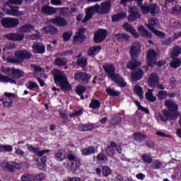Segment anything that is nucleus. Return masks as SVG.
Here are the masks:
<instances>
[{
    "label": "nucleus",
    "instance_id": "f257e3e1",
    "mask_svg": "<svg viewBox=\"0 0 181 181\" xmlns=\"http://www.w3.org/2000/svg\"><path fill=\"white\" fill-rule=\"evenodd\" d=\"M111 11V1H107L101 3V6L95 4L86 9V13L84 18L82 20V23H86L90 21L94 16V13H99V15H107Z\"/></svg>",
    "mask_w": 181,
    "mask_h": 181
},
{
    "label": "nucleus",
    "instance_id": "f03ea898",
    "mask_svg": "<svg viewBox=\"0 0 181 181\" xmlns=\"http://www.w3.org/2000/svg\"><path fill=\"white\" fill-rule=\"evenodd\" d=\"M30 59H32V52L26 49H18L15 51L14 57L6 58V62L11 64L19 66V64H22L25 60H29Z\"/></svg>",
    "mask_w": 181,
    "mask_h": 181
},
{
    "label": "nucleus",
    "instance_id": "7ed1b4c3",
    "mask_svg": "<svg viewBox=\"0 0 181 181\" xmlns=\"http://www.w3.org/2000/svg\"><path fill=\"white\" fill-rule=\"evenodd\" d=\"M54 81L57 86H60L62 90H70L71 88V85L69 83L67 76L63 71H57L54 74Z\"/></svg>",
    "mask_w": 181,
    "mask_h": 181
},
{
    "label": "nucleus",
    "instance_id": "20e7f679",
    "mask_svg": "<svg viewBox=\"0 0 181 181\" xmlns=\"http://www.w3.org/2000/svg\"><path fill=\"white\" fill-rule=\"evenodd\" d=\"M1 73L9 76L11 78L19 79L25 76V72L22 69H16L15 67H5L2 66L1 69Z\"/></svg>",
    "mask_w": 181,
    "mask_h": 181
},
{
    "label": "nucleus",
    "instance_id": "39448f33",
    "mask_svg": "<svg viewBox=\"0 0 181 181\" xmlns=\"http://www.w3.org/2000/svg\"><path fill=\"white\" fill-rule=\"evenodd\" d=\"M1 25L6 29H13L19 25V20L18 18H4L1 19Z\"/></svg>",
    "mask_w": 181,
    "mask_h": 181
},
{
    "label": "nucleus",
    "instance_id": "423d86ee",
    "mask_svg": "<svg viewBox=\"0 0 181 181\" xmlns=\"http://www.w3.org/2000/svg\"><path fill=\"white\" fill-rule=\"evenodd\" d=\"M108 36V31L107 30H104L103 28L98 29L94 33L93 40L95 43H103L105 38Z\"/></svg>",
    "mask_w": 181,
    "mask_h": 181
},
{
    "label": "nucleus",
    "instance_id": "0eeeda50",
    "mask_svg": "<svg viewBox=\"0 0 181 181\" xmlns=\"http://www.w3.org/2000/svg\"><path fill=\"white\" fill-rule=\"evenodd\" d=\"M156 57H158V53L154 49H148L146 54V63L149 67H154L156 64Z\"/></svg>",
    "mask_w": 181,
    "mask_h": 181
},
{
    "label": "nucleus",
    "instance_id": "6e6552de",
    "mask_svg": "<svg viewBox=\"0 0 181 181\" xmlns=\"http://www.w3.org/2000/svg\"><path fill=\"white\" fill-rule=\"evenodd\" d=\"M4 95L7 98L6 99L1 98L0 101L3 103L4 107L5 108H11L13 105V98L16 97V94L11 93L9 92L4 93Z\"/></svg>",
    "mask_w": 181,
    "mask_h": 181
},
{
    "label": "nucleus",
    "instance_id": "1a4fd4ad",
    "mask_svg": "<svg viewBox=\"0 0 181 181\" xmlns=\"http://www.w3.org/2000/svg\"><path fill=\"white\" fill-rule=\"evenodd\" d=\"M48 23H52V25H57V26H59L60 28L67 26V20L60 16H56L54 18L49 19Z\"/></svg>",
    "mask_w": 181,
    "mask_h": 181
},
{
    "label": "nucleus",
    "instance_id": "9d476101",
    "mask_svg": "<svg viewBox=\"0 0 181 181\" xmlns=\"http://www.w3.org/2000/svg\"><path fill=\"white\" fill-rule=\"evenodd\" d=\"M84 33H86V28H80L74 36V43H83V42H86L87 37Z\"/></svg>",
    "mask_w": 181,
    "mask_h": 181
},
{
    "label": "nucleus",
    "instance_id": "9b49d317",
    "mask_svg": "<svg viewBox=\"0 0 181 181\" xmlns=\"http://www.w3.org/2000/svg\"><path fill=\"white\" fill-rule=\"evenodd\" d=\"M74 78L76 81H81L82 83H88L91 78V74L86 72L78 71L74 74Z\"/></svg>",
    "mask_w": 181,
    "mask_h": 181
},
{
    "label": "nucleus",
    "instance_id": "f8f14e48",
    "mask_svg": "<svg viewBox=\"0 0 181 181\" xmlns=\"http://www.w3.org/2000/svg\"><path fill=\"white\" fill-rule=\"evenodd\" d=\"M33 52L36 54H44L46 53V47L42 42H35L32 45Z\"/></svg>",
    "mask_w": 181,
    "mask_h": 181
},
{
    "label": "nucleus",
    "instance_id": "ddd939ff",
    "mask_svg": "<svg viewBox=\"0 0 181 181\" xmlns=\"http://www.w3.org/2000/svg\"><path fill=\"white\" fill-rule=\"evenodd\" d=\"M4 37L8 40H11V42H21L25 39V35L23 34H19L16 33H11L6 34Z\"/></svg>",
    "mask_w": 181,
    "mask_h": 181
},
{
    "label": "nucleus",
    "instance_id": "4468645a",
    "mask_svg": "<svg viewBox=\"0 0 181 181\" xmlns=\"http://www.w3.org/2000/svg\"><path fill=\"white\" fill-rule=\"evenodd\" d=\"M103 70H105V72L106 73V74H107L109 77H111V78H112L114 76H116L117 69L115 68V66H114V64L107 63L103 65Z\"/></svg>",
    "mask_w": 181,
    "mask_h": 181
},
{
    "label": "nucleus",
    "instance_id": "2eb2a0df",
    "mask_svg": "<svg viewBox=\"0 0 181 181\" xmlns=\"http://www.w3.org/2000/svg\"><path fill=\"white\" fill-rule=\"evenodd\" d=\"M139 6L141 8L143 13H151V15H153V16H155V13H156V4L146 6L141 4V6Z\"/></svg>",
    "mask_w": 181,
    "mask_h": 181
},
{
    "label": "nucleus",
    "instance_id": "dca6fc26",
    "mask_svg": "<svg viewBox=\"0 0 181 181\" xmlns=\"http://www.w3.org/2000/svg\"><path fill=\"white\" fill-rule=\"evenodd\" d=\"M28 149L30 151V152H33V153H35L37 156L42 157L45 153H49L50 152V150L45 149L40 151V147H34L32 145L27 144Z\"/></svg>",
    "mask_w": 181,
    "mask_h": 181
},
{
    "label": "nucleus",
    "instance_id": "f3484780",
    "mask_svg": "<svg viewBox=\"0 0 181 181\" xmlns=\"http://www.w3.org/2000/svg\"><path fill=\"white\" fill-rule=\"evenodd\" d=\"M165 105L170 112H177L179 110V105L172 100H165Z\"/></svg>",
    "mask_w": 181,
    "mask_h": 181
},
{
    "label": "nucleus",
    "instance_id": "a211bd4d",
    "mask_svg": "<svg viewBox=\"0 0 181 181\" xmlns=\"http://www.w3.org/2000/svg\"><path fill=\"white\" fill-rule=\"evenodd\" d=\"M138 16H139V11L138 10V7L134 6L130 8L129 15L128 16L129 22H134V21H136L138 19Z\"/></svg>",
    "mask_w": 181,
    "mask_h": 181
},
{
    "label": "nucleus",
    "instance_id": "6ab92c4d",
    "mask_svg": "<svg viewBox=\"0 0 181 181\" xmlns=\"http://www.w3.org/2000/svg\"><path fill=\"white\" fill-rule=\"evenodd\" d=\"M129 54L132 60H136L141 54V48L137 46H132L130 47Z\"/></svg>",
    "mask_w": 181,
    "mask_h": 181
},
{
    "label": "nucleus",
    "instance_id": "aec40b11",
    "mask_svg": "<svg viewBox=\"0 0 181 181\" xmlns=\"http://www.w3.org/2000/svg\"><path fill=\"white\" fill-rule=\"evenodd\" d=\"M113 39L117 42H129L131 36L127 33H117L113 35Z\"/></svg>",
    "mask_w": 181,
    "mask_h": 181
},
{
    "label": "nucleus",
    "instance_id": "412c9836",
    "mask_svg": "<svg viewBox=\"0 0 181 181\" xmlns=\"http://www.w3.org/2000/svg\"><path fill=\"white\" fill-rule=\"evenodd\" d=\"M159 20L156 18H153L148 20V23L147 24V28L151 30V32H153L156 30V28H159Z\"/></svg>",
    "mask_w": 181,
    "mask_h": 181
},
{
    "label": "nucleus",
    "instance_id": "4be33fe9",
    "mask_svg": "<svg viewBox=\"0 0 181 181\" xmlns=\"http://www.w3.org/2000/svg\"><path fill=\"white\" fill-rule=\"evenodd\" d=\"M100 52H101V46L95 45L88 49L87 55L89 56V57H95Z\"/></svg>",
    "mask_w": 181,
    "mask_h": 181
},
{
    "label": "nucleus",
    "instance_id": "5701e85b",
    "mask_svg": "<svg viewBox=\"0 0 181 181\" xmlns=\"http://www.w3.org/2000/svg\"><path fill=\"white\" fill-rule=\"evenodd\" d=\"M149 87H156L159 84V78L158 74L153 73L150 75L148 80Z\"/></svg>",
    "mask_w": 181,
    "mask_h": 181
},
{
    "label": "nucleus",
    "instance_id": "b1692460",
    "mask_svg": "<svg viewBox=\"0 0 181 181\" xmlns=\"http://www.w3.org/2000/svg\"><path fill=\"white\" fill-rule=\"evenodd\" d=\"M95 129V126L93 124H78V129L81 132H88Z\"/></svg>",
    "mask_w": 181,
    "mask_h": 181
},
{
    "label": "nucleus",
    "instance_id": "393cba45",
    "mask_svg": "<svg viewBox=\"0 0 181 181\" xmlns=\"http://www.w3.org/2000/svg\"><path fill=\"white\" fill-rule=\"evenodd\" d=\"M123 28L124 30H126L127 32H129L133 35L134 37H139V34L136 33V30L133 28L132 25L129 24V23H124L123 24Z\"/></svg>",
    "mask_w": 181,
    "mask_h": 181
},
{
    "label": "nucleus",
    "instance_id": "a878e982",
    "mask_svg": "<svg viewBox=\"0 0 181 181\" xmlns=\"http://www.w3.org/2000/svg\"><path fill=\"white\" fill-rule=\"evenodd\" d=\"M141 160L144 165H152V163H153L152 156L146 153L141 155Z\"/></svg>",
    "mask_w": 181,
    "mask_h": 181
},
{
    "label": "nucleus",
    "instance_id": "bb28decb",
    "mask_svg": "<svg viewBox=\"0 0 181 181\" xmlns=\"http://www.w3.org/2000/svg\"><path fill=\"white\" fill-rule=\"evenodd\" d=\"M96 162L100 165H104L108 162V156L103 152H101L96 156Z\"/></svg>",
    "mask_w": 181,
    "mask_h": 181
},
{
    "label": "nucleus",
    "instance_id": "cd10ccee",
    "mask_svg": "<svg viewBox=\"0 0 181 181\" xmlns=\"http://www.w3.org/2000/svg\"><path fill=\"white\" fill-rule=\"evenodd\" d=\"M112 80H113L119 87H127V82H125L124 78L119 76L118 74L115 75L114 77L112 78Z\"/></svg>",
    "mask_w": 181,
    "mask_h": 181
},
{
    "label": "nucleus",
    "instance_id": "c85d7f7f",
    "mask_svg": "<svg viewBox=\"0 0 181 181\" xmlns=\"http://www.w3.org/2000/svg\"><path fill=\"white\" fill-rule=\"evenodd\" d=\"M81 152L83 156H88L89 155H93L95 153V148H94L93 146H90L88 148H81Z\"/></svg>",
    "mask_w": 181,
    "mask_h": 181
},
{
    "label": "nucleus",
    "instance_id": "c756f323",
    "mask_svg": "<svg viewBox=\"0 0 181 181\" xmlns=\"http://www.w3.org/2000/svg\"><path fill=\"white\" fill-rule=\"evenodd\" d=\"M42 30L47 35H56V33L59 32V30L57 29V28L52 25L44 27Z\"/></svg>",
    "mask_w": 181,
    "mask_h": 181
},
{
    "label": "nucleus",
    "instance_id": "7c9ffc66",
    "mask_svg": "<svg viewBox=\"0 0 181 181\" xmlns=\"http://www.w3.org/2000/svg\"><path fill=\"white\" fill-rule=\"evenodd\" d=\"M42 12L45 13V15H54L57 12V9L54 7H50L49 6H44L41 8Z\"/></svg>",
    "mask_w": 181,
    "mask_h": 181
},
{
    "label": "nucleus",
    "instance_id": "2f4dec72",
    "mask_svg": "<svg viewBox=\"0 0 181 181\" xmlns=\"http://www.w3.org/2000/svg\"><path fill=\"white\" fill-rule=\"evenodd\" d=\"M68 62L69 60L66 58L59 57L55 59L54 64L57 67H64V66H67Z\"/></svg>",
    "mask_w": 181,
    "mask_h": 181
},
{
    "label": "nucleus",
    "instance_id": "473e14b6",
    "mask_svg": "<svg viewBox=\"0 0 181 181\" xmlns=\"http://www.w3.org/2000/svg\"><path fill=\"white\" fill-rule=\"evenodd\" d=\"M144 77V71L141 69H139L136 72L132 73V79L133 81H138Z\"/></svg>",
    "mask_w": 181,
    "mask_h": 181
},
{
    "label": "nucleus",
    "instance_id": "72a5a7b5",
    "mask_svg": "<svg viewBox=\"0 0 181 181\" xmlns=\"http://www.w3.org/2000/svg\"><path fill=\"white\" fill-rule=\"evenodd\" d=\"M138 30L144 37H152V33L148 31V30H146L144 25H139Z\"/></svg>",
    "mask_w": 181,
    "mask_h": 181
},
{
    "label": "nucleus",
    "instance_id": "f704fd0d",
    "mask_svg": "<svg viewBox=\"0 0 181 181\" xmlns=\"http://www.w3.org/2000/svg\"><path fill=\"white\" fill-rule=\"evenodd\" d=\"M67 159L69 160H74V162H76V163L75 164L74 169L75 170H78V169H80V165H81V160L80 159L77 158L74 154H69L67 156Z\"/></svg>",
    "mask_w": 181,
    "mask_h": 181
},
{
    "label": "nucleus",
    "instance_id": "c9c22d12",
    "mask_svg": "<svg viewBox=\"0 0 181 181\" xmlns=\"http://www.w3.org/2000/svg\"><path fill=\"white\" fill-rule=\"evenodd\" d=\"M7 15H10L11 16H18V13L19 12V7L17 6H11L10 8H7L6 10Z\"/></svg>",
    "mask_w": 181,
    "mask_h": 181
},
{
    "label": "nucleus",
    "instance_id": "e433bc0d",
    "mask_svg": "<svg viewBox=\"0 0 181 181\" xmlns=\"http://www.w3.org/2000/svg\"><path fill=\"white\" fill-rule=\"evenodd\" d=\"M127 18V13H119L112 16V22H119V21H122Z\"/></svg>",
    "mask_w": 181,
    "mask_h": 181
},
{
    "label": "nucleus",
    "instance_id": "4c0bfd02",
    "mask_svg": "<svg viewBox=\"0 0 181 181\" xmlns=\"http://www.w3.org/2000/svg\"><path fill=\"white\" fill-rule=\"evenodd\" d=\"M32 30H35V27L30 24H25L20 28V31L23 33H30Z\"/></svg>",
    "mask_w": 181,
    "mask_h": 181
},
{
    "label": "nucleus",
    "instance_id": "58836bf2",
    "mask_svg": "<svg viewBox=\"0 0 181 181\" xmlns=\"http://www.w3.org/2000/svg\"><path fill=\"white\" fill-rule=\"evenodd\" d=\"M153 89H149L146 93V98L150 103H155V101H156V96H153Z\"/></svg>",
    "mask_w": 181,
    "mask_h": 181
},
{
    "label": "nucleus",
    "instance_id": "ea45409f",
    "mask_svg": "<svg viewBox=\"0 0 181 181\" xmlns=\"http://www.w3.org/2000/svg\"><path fill=\"white\" fill-rule=\"evenodd\" d=\"M141 65V62H136V59L130 61L127 64V68L129 69V70H135L136 67H139Z\"/></svg>",
    "mask_w": 181,
    "mask_h": 181
},
{
    "label": "nucleus",
    "instance_id": "a19ab883",
    "mask_svg": "<svg viewBox=\"0 0 181 181\" xmlns=\"http://www.w3.org/2000/svg\"><path fill=\"white\" fill-rule=\"evenodd\" d=\"M133 136L134 141H136V142H142V141H145V139H146V135L141 132L134 133Z\"/></svg>",
    "mask_w": 181,
    "mask_h": 181
},
{
    "label": "nucleus",
    "instance_id": "79ce46f5",
    "mask_svg": "<svg viewBox=\"0 0 181 181\" xmlns=\"http://www.w3.org/2000/svg\"><path fill=\"white\" fill-rule=\"evenodd\" d=\"M81 56V54H79L77 57L76 59V63L78 66H80L81 67H87V64H88V59L87 58H81L80 57Z\"/></svg>",
    "mask_w": 181,
    "mask_h": 181
},
{
    "label": "nucleus",
    "instance_id": "37998d69",
    "mask_svg": "<svg viewBox=\"0 0 181 181\" xmlns=\"http://www.w3.org/2000/svg\"><path fill=\"white\" fill-rule=\"evenodd\" d=\"M106 93L107 95H110V97H119L121 95L119 90H115L110 88H106Z\"/></svg>",
    "mask_w": 181,
    "mask_h": 181
},
{
    "label": "nucleus",
    "instance_id": "c03bdc74",
    "mask_svg": "<svg viewBox=\"0 0 181 181\" xmlns=\"http://www.w3.org/2000/svg\"><path fill=\"white\" fill-rule=\"evenodd\" d=\"M181 54V47L176 45L173 47V51L171 52V59H177L179 55Z\"/></svg>",
    "mask_w": 181,
    "mask_h": 181
},
{
    "label": "nucleus",
    "instance_id": "a18cd8bd",
    "mask_svg": "<svg viewBox=\"0 0 181 181\" xmlns=\"http://www.w3.org/2000/svg\"><path fill=\"white\" fill-rule=\"evenodd\" d=\"M86 87L81 85H78L76 88V94H78V95L81 96V100H84V95H83V94H84V93L86 92Z\"/></svg>",
    "mask_w": 181,
    "mask_h": 181
},
{
    "label": "nucleus",
    "instance_id": "49530a36",
    "mask_svg": "<svg viewBox=\"0 0 181 181\" xmlns=\"http://www.w3.org/2000/svg\"><path fill=\"white\" fill-rule=\"evenodd\" d=\"M101 107V102L97 99H93L91 100L89 108H92L93 110H98Z\"/></svg>",
    "mask_w": 181,
    "mask_h": 181
},
{
    "label": "nucleus",
    "instance_id": "de8ad7c7",
    "mask_svg": "<svg viewBox=\"0 0 181 181\" xmlns=\"http://www.w3.org/2000/svg\"><path fill=\"white\" fill-rule=\"evenodd\" d=\"M134 91L136 94V95H138V97H139V98L141 100H142V98H144L143 89H142V87L139 86V85H138V84L135 85Z\"/></svg>",
    "mask_w": 181,
    "mask_h": 181
},
{
    "label": "nucleus",
    "instance_id": "09e8293b",
    "mask_svg": "<svg viewBox=\"0 0 181 181\" xmlns=\"http://www.w3.org/2000/svg\"><path fill=\"white\" fill-rule=\"evenodd\" d=\"M134 104L136 105L138 110L140 111H142V112H145V114H147V115H149L151 112H149V109L148 107H144L142 105H141V103L138 100H134Z\"/></svg>",
    "mask_w": 181,
    "mask_h": 181
},
{
    "label": "nucleus",
    "instance_id": "8fccbe9b",
    "mask_svg": "<svg viewBox=\"0 0 181 181\" xmlns=\"http://www.w3.org/2000/svg\"><path fill=\"white\" fill-rule=\"evenodd\" d=\"M173 61L170 63V67L172 69H177L181 66V60L178 58H172Z\"/></svg>",
    "mask_w": 181,
    "mask_h": 181
},
{
    "label": "nucleus",
    "instance_id": "3c124183",
    "mask_svg": "<svg viewBox=\"0 0 181 181\" xmlns=\"http://www.w3.org/2000/svg\"><path fill=\"white\" fill-rule=\"evenodd\" d=\"M112 173V170L111 168L107 165H103V171H102V175L103 177H108Z\"/></svg>",
    "mask_w": 181,
    "mask_h": 181
},
{
    "label": "nucleus",
    "instance_id": "603ef678",
    "mask_svg": "<svg viewBox=\"0 0 181 181\" xmlns=\"http://www.w3.org/2000/svg\"><path fill=\"white\" fill-rule=\"evenodd\" d=\"M54 158L58 162H63V160H64V159H66V157H64V156H63V150H62V149L58 150L54 156Z\"/></svg>",
    "mask_w": 181,
    "mask_h": 181
},
{
    "label": "nucleus",
    "instance_id": "864d4df0",
    "mask_svg": "<svg viewBox=\"0 0 181 181\" xmlns=\"http://www.w3.org/2000/svg\"><path fill=\"white\" fill-rule=\"evenodd\" d=\"M157 97L159 101L166 100V98H168V91L159 90L157 93Z\"/></svg>",
    "mask_w": 181,
    "mask_h": 181
},
{
    "label": "nucleus",
    "instance_id": "5fc2aeb1",
    "mask_svg": "<svg viewBox=\"0 0 181 181\" xmlns=\"http://www.w3.org/2000/svg\"><path fill=\"white\" fill-rule=\"evenodd\" d=\"M136 2L138 6H141L142 5V2H144V0H121L120 1V5H123V6H127V4L128 2Z\"/></svg>",
    "mask_w": 181,
    "mask_h": 181
},
{
    "label": "nucleus",
    "instance_id": "6e6d98bb",
    "mask_svg": "<svg viewBox=\"0 0 181 181\" xmlns=\"http://www.w3.org/2000/svg\"><path fill=\"white\" fill-rule=\"evenodd\" d=\"M170 13L173 15H180L181 13V6L177 4V3L175 5L174 7L172 8Z\"/></svg>",
    "mask_w": 181,
    "mask_h": 181
},
{
    "label": "nucleus",
    "instance_id": "4d7b16f0",
    "mask_svg": "<svg viewBox=\"0 0 181 181\" xmlns=\"http://www.w3.org/2000/svg\"><path fill=\"white\" fill-rule=\"evenodd\" d=\"M170 114L171 113L168 112V110L163 111V115H160V119L163 121V122H168L170 117Z\"/></svg>",
    "mask_w": 181,
    "mask_h": 181
},
{
    "label": "nucleus",
    "instance_id": "13d9d810",
    "mask_svg": "<svg viewBox=\"0 0 181 181\" xmlns=\"http://www.w3.org/2000/svg\"><path fill=\"white\" fill-rule=\"evenodd\" d=\"M73 36V31H66L62 34V39L64 42H69Z\"/></svg>",
    "mask_w": 181,
    "mask_h": 181
},
{
    "label": "nucleus",
    "instance_id": "bf43d9fd",
    "mask_svg": "<svg viewBox=\"0 0 181 181\" xmlns=\"http://www.w3.org/2000/svg\"><path fill=\"white\" fill-rule=\"evenodd\" d=\"M13 148L11 145H0V152H12Z\"/></svg>",
    "mask_w": 181,
    "mask_h": 181
},
{
    "label": "nucleus",
    "instance_id": "052dcab7",
    "mask_svg": "<svg viewBox=\"0 0 181 181\" xmlns=\"http://www.w3.org/2000/svg\"><path fill=\"white\" fill-rule=\"evenodd\" d=\"M21 179L22 181H33L34 176L33 174L25 173L21 176Z\"/></svg>",
    "mask_w": 181,
    "mask_h": 181
},
{
    "label": "nucleus",
    "instance_id": "680f3d73",
    "mask_svg": "<svg viewBox=\"0 0 181 181\" xmlns=\"http://www.w3.org/2000/svg\"><path fill=\"white\" fill-rule=\"evenodd\" d=\"M152 166H153V169H161L162 168V162H160V160L156 159V160H153V163H151Z\"/></svg>",
    "mask_w": 181,
    "mask_h": 181
},
{
    "label": "nucleus",
    "instance_id": "e2e57ef3",
    "mask_svg": "<svg viewBox=\"0 0 181 181\" xmlns=\"http://www.w3.org/2000/svg\"><path fill=\"white\" fill-rule=\"evenodd\" d=\"M28 90H33L34 88H39V85L37 83L32 81H29L28 83L25 84Z\"/></svg>",
    "mask_w": 181,
    "mask_h": 181
},
{
    "label": "nucleus",
    "instance_id": "0e129e2a",
    "mask_svg": "<svg viewBox=\"0 0 181 181\" xmlns=\"http://www.w3.org/2000/svg\"><path fill=\"white\" fill-rule=\"evenodd\" d=\"M1 83H11V84H16V81L13 78H11L8 76H3L1 79Z\"/></svg>",
    "mask_w": 181,
    "mask_h": 181
},
{
    "label": "nucleus",
    "instance_id": "69168bd1",
    "mask_svg": "<svg viewBox=\"0 0 181 181\" xmlns=\"http://www.w3.org/2000/svg\"><path fill=\"white\" fill-rule=\"evenodd\" d=\"M31 69L33 70L34 74H39V73L43 71L42 68L37 65H31Z\"/></svg>",
    "mask_w": 181,
    "mask_h": 181
},
{
    "label": "nucleus",
    "instance_id": "338daca9",
    "mask_svg": "<svg viewBox=\"0 0 181 181\" xmlns=\"http://www.w3.org/2000/svg\"><path fill=\"white\" fill-rule=\"evenodd\" d=\"M46 179V174L40 173L36 176H34L33 181H42Z\"/></svg>",
    "mask_w": 181,
    "mask_h": 181
},
{
    "label": "nucleus",
    "instance_id": "774afa93",
    "mask_svg": "<svg viewBox=\"0 0 181 181\" xmlns=\"http://www.w3.org/2000/svg\"><path fill=\"white\" fill-rule=\"evenodd\" d=\"M153 33H154L156 36H158V37H161V39H165V37H166V34H165V33L162 31H159L158 30H154V31H153Z\"/></svg>",
    "mask_w": 181,
    "mask_h": 181
}]
</instances>
